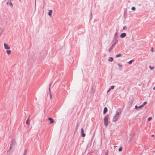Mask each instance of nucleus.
Segmentation results:
<instances>
[{
    "mask_svg": "<svg viewBox=\"0 0 155 155\" xmlns=\"http://www.w3.org/2000/svg\"><path fill=\"white\" fill-rule=\"evenodd\" d=\"M109 115L107 114L104 117V124L106 127L108 124V119Z\"/></svg>",
    "mask_w": 155,
    "mask_h": 155,
    "instance_id": "obj_1",
    "label": "nucleus"
},
{
    "mask_svg": "<svg viewBox=\"0 0 155 155\" xmlns=\"http://www.w3.org/2000/svg\"><path fill=\"white\" fill-rule=\"evenodd\" d=\"M15 141L14 139L12 140L10 146L9 148V149H11L12 146L14 145L15 144Z\"/></svg>",
    "mask_w": 155,
    "mask_h": 155,
    "instance_id": "obj_2",
    "label": "nucleus"
},
{
    "mask_svg": "<svg viewBox=\"0 0 155 155\" xmlns=\"http://www.w3.org/2000/svg\"><path fill=\"white\" fill-rule=\"evenodd\" d=\"M121 113V109L120 108H118L117 109L116 112L115 114L116 115L119 116V114H120Z\"/></svg>",
    "mask_w": 155,
    "mask_h": 155,
    "instance_id": "obj_3",
    "label": "nucleus"
},
{
    "mask_svg": "<svg viewBox=\"0 0 155 155\" xmlns=\"http://www.w3.org/2000/svg\"><path fill=\"white\" fill-rule=\"evenodd\" d=\"M117 42L118 40L117 39L114 38L112 41V43L113 46H114L116 44V43Z\"/></svg>",
    "mask_w": 155,
    "mask_h": 155,
    "instance_id": "obj_4",
    "label": "nucleus"
},
{
    "mask_svg": "<svg viewBox=\"0 0 155 155\" xmlns=\"http://www.w3.org/2000/svg\"><path fill=\"white\" fill-rule=\"evenodd\" d=\"M119 117V116L115 115L113 119V122H115L117 120Z\"/></svg>",
    "mask_w": 155,
    "mask_h": 155,
    "instance_id": "obj_5",
    "label": "nucleus"
},
{
    "mask_svg": "<svg viewBox=\"0 0 155 155\" xmlns=\"http://www.w3.org/2000/svg\"><path fill=\"white\" fill-rule=\"evenodd\" d=\"M4 46L5 49H10V47L8 44L5 43H4Z\"/></svg>",
    "mask_w": 155,
    "mask_h": 155,
    "instance_id": "obj_6",
    "label": "nucleus"
},
{
    "mask_svg": "<svg viewBox=\"0 0 155 155\" xmlns=\"http://www.w3.org/2000/svg\"><path fill=\"white\" fill-rule=\"evenodd\" d=\"M81 136L82 137H84L85 136V134L84 133V130L83 128H81Z\"/></svg>",
    "mask_w": 155,
    "mask_h": 155,
    "instance_id": "obj_7",
    "label": "nucleus"
},
{
    "mask_svg": "<svg viewBox=\"0 0 155 155\" xmlns=\"http://www.w3.org/2000/svg\"><path fill=\"white\" fill-rule=\"evenodd\" d=\"M126 35V33H122L120 35V37L121 38H124V37H125Z\"/></svg>",
    "mask_w": 155,
    "mask_h": 155,
    "instance_id": "obj_8",
    "label": "nucleus"
},
{
    "mask_svg": "<svg viewBox=\"0 0 155 155\" xmlns=\"http://www.w3.org/2000/svg\"><path fill=\"white\" fill-rule=\"evenodd\" d=\"M107 108L106 107H105L104 109V111L103 112V113L104 114H106V113L107 112Z\"/></svg>",
    "mask_w": 155,
    "mask_h": 155,
    "instance_id": "obj_9",
    "label": "nucleus"
},
{
    "mask_svg": "<svg viewBox=\"0 0 155 155\" xmlns=\"http://www.w3.org/2000/svg\"><path fill=\"white\" fill-rule=\"evenodd\" d=\"M48 120H50V123H51V124H52L54 123V120L52 118H51V117H49L48 118Z\"/></svg>",
    "mask_w": 155,
    "mask_h": 155,
    "instance_id": "obj_10",
    "label": "nucleus"
},
{
    "mask_svg": "<svg viewBox=\"0 0 155 155\" xmlns=\"http://www.w3.org/2000/svg\"><path fill=\"white\" fill-rule=\"evenodd\" d=\"M117 37H118V33L117 32H116L114 34V38L117 39Z\"/></svg>",
    "mask_w": 155,
    "mask_h": 155,
    "instance_id": "obj_11",
    "label": "nucleus"
},
{
    "mask_svg": "<svg viewBox=\"0 0 155 155\" xmlns=\"http://www.w3.org/2000/svg\"><path fill=\"white\" fill-rule=\"evenodd\" d=\"M52 13V11L51 10H49V12H48V15L51 17Z\"/></svg>",
    "mask_w": 155,
    "mask_h": 155,
    "instance_id": "obj_12",
    "label": "nucleus"
},
{
    "mask_svg": "<svg viewBox=\"0 0 155 155\" xmlns=\"http://www.w3.org/2000/svg\"><path fill=\"white\" fill-rule=\"evenodd\" d=\"M30 116H29L28 118L27 119L26 121V123L27 125H28L30 124V122H29V118Z\"/></svg>",
    "mask_w": 155,
    "mask_h": 155,
    "instance_id": "obj_13",
    "label": "nucleus"
},
{
    "mask_svg": "<svg viewBox=\"0 0 155 155\" xmlns=\"http://www.w3.org/2000/svg\"><path fill=\"white\" fill-rule=\"evenodd\" d=\"M113 58L112 57H110L109 58V59H108V61H110V62H112L113 61Z\"/></svg>",
    "mask_w": 155,
    "mask_h": 155,
    "instance_id": "obj_14",
    "label": "nucleus"
},
{
    "mask_svg": "<svg viewBox=\"0 0 155 155\" xmlns=\"http://www.w3.org/2000/svg\"><path fill=\"white\" fill-rule=\"evenodd\" d=\"M51 84H49V94H50V97H51V96H52L51 94V91L50 88V87L51 85Z\"/></svg>",
    "mask_w": 155,
    "mask_h": 155,
    "instance_id": "obj_15",
    "label": "nucleus"
},
{
    "mask_svg": "<svg viewBox=\"0 0 155 155\" xmlns=\"http://www.w3.org/2000/svg\"><path fill=\"white\" fill-rule=\"evenodd\" d=\"M114 46H113V45L112 44L111 46L110 47V48H109L108 50L109 52H110L111 51V50L113 48Z\"/></svg>",
    "mask_w": 155,
    "mask_h": 155,
    "instance_id": "obj_16",
    "label": "nucleus"
},
{
    "mask_svg": "<svg viewBox=\"0 0 155 155\" xmlns=\"http://www.w3.org/2000/svg\"><path fill=\"white\" fill-rule=\"evenodd\" d=\"M121 56H122V54H121L120 53V54H118L116 56V58H117L119 57H121Z\"/></svg>",
    "mask_w": 155,
    "mask_h": 155,
    "instance_id": "obj_17",
    "label": "nucleus"
},
{
    "mask_svg": "<svg viewBox=\"0 0 155 155\" xmlns=\"http://www.w3.org/2000/svg\"><path fill=\"white\" fill-rule=\"evenodd\" d=\"M6 52L7 54H10L11 53V50H7L6 51Z\"/></svg>",
    "mask_w": 155,
    "mask_h": 155,
    "instance_id": "obj_18",
    "label": "nucleus"
},
{
    "mask_svg": "<svg viewBox=\"0 0 155 155\" xmlns=\"http://www.w3.org/2000/svg\"><path fill=\"white\" fill-rule=\"evenodd\" d=\"M134 61V60H132L129 61L128 63L129 64H131L132 63V62Z\"/></svg>",
    "mask_w": 155,
    "mask_h": 155,
    "instance_id": "obj_19",
    "label": "nucleus"
},
{
    "mask_svg": "<svg viewBox=\"0 0 155 155\" xmlns=\"http://www.w3.org/2000/svg\"><path fill=\"white\" fill-rule=\"evenodd\" d=\"M3 32V31L2 29L0 28V36L2 34Z\"/></svg>",
    "mask_w": 155,
    "mask_h": 155,
    "instance_id": "obj_20",
    "label": "nucleus"
},
{
    "mask_svg": "<svg viewBox=\"0 0 155 155\" xmlns=\"http://www.w3.org/2000/svg\"><path fill=\"white\" fill-rule=\"evenodd\" d=\"M136 9V8L134 7H132L131 8V10L133 11H135Z\"/></svg>",
    "mask_w": 155,
    "mask_h": 155,
    "instance_id": "obj_21",
    "label": "nucleus"
},
{
    "mask_svg": "<svg viewBox=\"0 0 155 155\" xmlns=\"http://www.w3.org/2000/svg\"><path fill=\"white\" fill-rule=\"evenodd\" d=\"M122 150V147H120L119 148V149H118V151H121Z\"/></svg>",
    "mask_w": 155,
    "mask_h": 155,
    "instance_id": "obj_22",
    "label": "nucleus"
},
{
    "mask_svg": "<svg viewBox=\"0 0 155 155\" xmlns=\"http://www.w3.org/2000/svg\"><path fill=\"white\" fill-rule=\"evenodd\" d=\"M147 104V102L146 101L144 102L143 104L142 105L143 107L144 106V105L146 104Z\"/></svg>",
    "mask_w": 155,
    "mask_h": 155,
    "instance_id": "obj_23",
    "label": "nucleus"
},
{
    "mask_svg": "<svg viewBox=\"0 0 155 155\" xmlns=\"http://www.w3.org/2000/svg\"><path fill=\"white\" fill-rule=\"evenodd\" d=\"M149 68H150V69L152 70H153L154 68V67H151L150 66H149Z\"/></svg>",
    "mask_w": 155,
    "mask_h": 155,
    "instance_id": "obj_24",
    "label": "nucleus"
},
{
    "mask_svg": "<svg viewBox=\"0 0 155 155\" xmlns=\"http://www.w3.org/2000/svg\"><path fill=\"white\" fill-rule=\"evenodd\" d=\"M114 86L112 85L110 86V87L111 89H114Z\"/></svg>",
    "mask_w": 155,
    "mask_h": 155,
    "instance_id": "obj_25",
    "label": "nucleus"
},
{
    "mask_svg": "<svg viewBox=\"0 0 155 155\" xmlns=\"http://www.w3.org/2000/svg\"><path fill=\"white\" fill-rule=\"evenodd\" d=\"M152 119V117H149L148 118V121H150V120Z\"/></svg>",
    "mask_w": 155,
    "mask_h": 155,
    "instance_id": "obj_26",
    "label": "nucleus"
},
{
    "mask_svg": "<svg viewBox=\"0 0 155 155\" xmlns=\"http://www.w3.org/2000/svg\"><path fill=\"white\" fill-rule=\"evenodd\" d=\"M26 153H27V150H25L23 155H25L26 154Z\"/></svg>",
    "mask_w": 155,
    "mask_h": 155,
    "instance_id": "obj_27",
    "label": "nucleus"
},
{
    "mask_svg": "<svg viewBox=\"0 0 155 155\" xmlns=\"http://www.w3.org/2000/svg\"><path fill=\"white\" fill-rule=\"evenodd\" d=\"M143 107V106L141 105L140 106H139L138 107V108H141L142 107Z\"/></svg>",
    "mask_w": 155,
    "mask_h": 155,
    "instance_id": "obj_28",
    "label": "nucleus"
},
{
    "mask_svg": "<svg viewBox=\"0 0 155 155\" xmlns=\"http://www.w3.org/2000/svg\"><path fill=\"white\" fill-rule=\"evenodd\" d=\"M120 67H122V65L118 63L117 64Z\"/></svg>",
    "mask_w": 155,
    "mask_h": 155,
    "instance_id": "obj_29",
    "label": "nucleus"
},
{
    "mask_svg": "<svg viewBox=\"0 0 155 155\" xmlns=\"http://www.w3.org/2000/svg\"><path fill=\"white\" fill-rule=\"evenodd\" d=\"M135 108L137 110L138 108V107L137 105H136L135 107Z\"/></svg>",
    "mask_w": 155,
    "mask_h": 155,
    "instance_id": "obj_30",
    "label": "nucleus"
},
{
    "mask_svg": "<svg viewBox=\"0 0 155 155\" xmlns=\"http://www.w3.org/2000/svg\"><path fill=\"white\" fill-rule=\"evenodd\" d=\"M126 28H127V27H126V26H125H125H124L123 28V29L124 30V29H125Z\"/></svg>",
    "mask_w": 155,
    "mask_h": 155,
    "instance_id": "obj_31",
    "label": "nucleus"
},
{
    "mask_svg": "<svg viewBox=\"0 0 155 155\" xmlns=\"http://www.w3.org/2000/svg\"><path fill=\"white\" fill-rule=\"evenodd\" d=\"M150 50L152 51V52L153 51V48H151Z\"/></svg>",
    "mask_w": 155,
    "mask_h": 155,
    "instance_id": "obj_32",
    "label": "nucleus"
},
{
    "mask_svg": "<svg viewBox=\"0 0 155 155\" xmlns=\"http://www.w3.org/2000/svg\"><path fill=\"white\" fill-rule=\"evenodd\" d=\"M110 89L109 88V89L107 91V93H108V92H109L110 91Z\"/></svg>",
    "mask_w": 155,
    "mask_h": 155,
    "instance_id": "obj_33",
    "label": "nucleus"
},
{
    "mask_svg": "<svg viewBox=\"0 0 155 155\" xmlns=\"http://www.w3.org/2000/svg\"><path fill=\"white\" fill-rule=\"evenodd\" d=\"M134 100V99H131V100L130 101V102L131 101V102H132Z\"/></svg>",
    "mask_w": 155,
    "mask_h": 155,
    "instance_id": "obj_34",
    "label": "nucleus"
},
{
    "mask_svg": "<svg viewBox=\"0 0 155 155\" xmlns=\"http://www.w3.org/2000/svg\"><path fill=\"white\" fill-rule=\"evenodd\" d=\"M108 153L107 152H105V155H107Z\"/></svg>",
    "mask_w": 155,
    "mask_h": 155,
    "instance_id": "obj_35",
    "label": "nucleus"
},
{
    "mask_svg": "<svg viewBox=\"0 0 155 155\" xmlns=\"http://www.w3.org/2000/svg\"><path fill=\"white\" fill-rule=\"evenodd\" d=\"M10 5H11V6H12L13 5V4H12V2H10Z\"/></svg>",
    "mask_w": 155,
    "mask_h": 155,
    "instance_id": "obj_36",
    "label": "nucleus"
},
{
    "mask_svg": "<svg viewBox=\"0 0 155 155\" xmlns=\"http://www.w3.org/2000/svg\"><path fill=\"white\" fill-rule=\"evenodd\" d=\"M151 136L152 137H154V134L152 135Z\"/></svg>",
    "mask_w": 155,
    "mask_h": 155,
    "instance_id": "obj_37",
    "label": "nucleus"
},
{
    "mask_svg": "<svg viewBox=\"0 0 155 155\" xmlns=\"http://www.w3.org/2000/svg\"><path fill=\"white\" fill-rule=\"evenodd\" d=\"M153 90H155V86L154 87H153Z\"/></svg>",
    "mask_w": 155,
    "mask_h": 155,
    "instance_id": "obj_38",
    "label": "nucleus"
},
{
    "mask_svg": "<svg viewBox=\"0 0 155 155\" xmlns=\"http://www.w3.org/2000/svg\"><path fill=\"white\" fill-rule=\"evenodd\" d=\"M92 15V13L91 12V16Z\"/></svg>",
    "mask_w": 155,
    "mask_h": 155,
    "instance_id": "obj_39",
    "label": "nucleus"
}]
</instances>
